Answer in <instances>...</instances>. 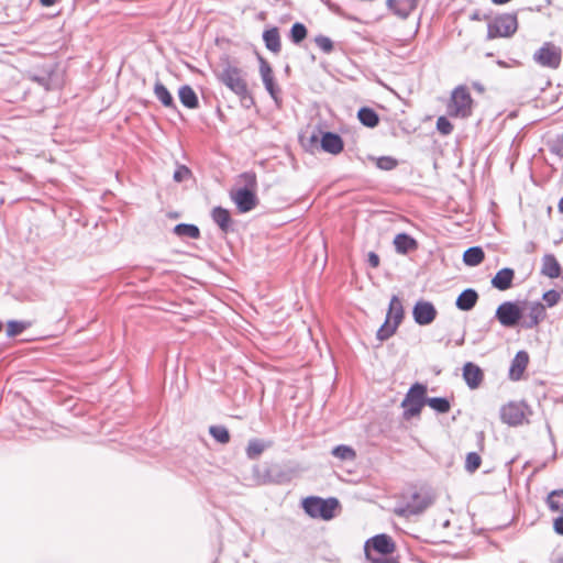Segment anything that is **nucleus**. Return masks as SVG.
<instances>
[{
  "label": "nucleus",
  "mask_w": 563,
  "mask_h": 563,
  "mask_svg": "<svg viewBox=\"0 0 563 563\" xmlns=\"http://www.w3.org/2000/svg\"><path fill=\"white\" fill-rule=\"evenodd\" d=\"M230 198L236 205L240 212L245 213L253 210L257 205V198L254 190L250 188H239L230 192Z\"/></svg>",
  "instance_id": "nucleus-11"
},
{
  "label": "nucleus",
  "mask_w": 563,
  "mask_h": 563,
  "mask_svg": "<svg viewBox=\"0 0 563 563\" xmlns=\"http://www.w3.org/2000/svg\"><path fill=\"white\" fill-rule=\"evenodd\" d=\"M263 40L267 49L271 52L278 54L282 49L279 31L277 27H272L269 30L264 31Z\"/></svg>",
  "instance_id": "nucleus-25"
},
{
  "label": "nucleus",
  "mask_w": 563,
  "mask_h": 563,
  "mask_svg": "<svg viewBox=\"0 0 563 563\" xmlns=\"http://www.w3.org/2000/svg\"><path fill=\"white\" fill-rule=\"evenodd\" d=\"M417 5L418 0H387V7L400 19H407Z\"/></svg>",
  "instance_id": "nucleus-15"
},
{
  "label": "nucleus",
  "mask_w": 563,
  "mask_h": 563,
  "mask_svg": "<svg viewBox=\"0 0 563 563\" xmlns=\"http://www.w3.org/2000/svg\"><path fill=\"white\" fill-rule=\"evenodd\" d=\"M558 208H559V211H560L561 213H563V197L560 199L559 205H558Z\"/></svg>",
  "instance_id": "nucleus-50"
},
{
  "label": "nucleus",
  "mask_w": 563,
  "mask_h": 563,
  "mask_svg": "<svg viewBox=\"0 0 563 563\" xmlns=\"http://www.w3.org/2000/svg\"><path fill=\"white\" fill-rule=\"evenodd\" d=\"M517 29L518 22L516 14H501L488 23L487 38L509 37L517 31Z\"/></svg>",
  "instance_id": "nucleus-5"
},
{
  "label": "nucleus",
  "mask_w": 563,
  "mask_h": 563,
  "mask_svg": "<svg viewBox=\"0 0 563 563\" xmlns=\"http://www.w3.org/2000/svg\"><path fill=\"white\" fill-rule=\"evenodd\" d=\"M266 448L267 445L264 441L253 439L249 442L246 446V455L251 460L257 459Z\"/></svg>",
  "instance_id": "nucleus-32"
},
{
  "label": "nucleus",
  "mask_w": 563,
  "mask_h": 563,
  "mask_svg": "<svg viewBox=\"0 0 563 563\" xmlns=\"http://www.w3.org/2000/svg\"><path fill=\"white\" fill-rule=\"evenodd\" d=\"M427 387L416 383L408 390L401 406L405 408V417L407 419L418 416L426 402Z\"/></svg>",
  "instance_id": "nucleus-6"
},
{
  "label": "nucleus",
  "mask_w": 563,
  "mask_h": 563,
  "mask_svg": "<svg viewBox=\"0 0 563 563\" xmlns=\"http://www.w3.org/2000/svg\"><path fill=\"white\" fill-rule=\"evenodd\" d=\"M338 507L339 501L336 498L322 499L310 496L302 500V508L310 517L323 520L332 519Z\"/></svg>",
  "instance_id": "nucleus-1"
},
{
  "label": "nucleus",
  "mask_w": 563,
  "mask_h": 563,
  "mask_svg": "<svg viewBox=\"0 0 563 563\" xmlns=\"http://www.w3.org/2000/svg\"><path fill=\"white\" fill-rule=\"evenodd\" d=\"M561 48L551 42L544 43L534 54L533 59L537 64L555 69L561 64Z\"/></svg>",
  "instance_id": "nucleus-9"
},
{
  "label": "nucleus",
  "mask_w": 563,
  "mask_h": 563,
  "mask_svg": "<svg viewBox=\"0 0 563 563\" xmlns=\"http://www.w3.org/2000/svg\"><path fill=\"white\" fill-rule=\"evenodd\" d=\"M552 563H563V555L555 558Z\"/></svg>",
  "instance_id": "nucleus-51"
},
{
  "label": "nucleus",
  "mask_w": 563,
  "mask_h": 563,
  "mask_svg": "<svg viewBox=\"0 0 563 563\" xmlns=\"http://www.w3.org/2000/svg\"><path fill=\"white\" fill-rule=\"evenodd\" d=\"M38 2L41 3V5L49 8L57 3H60L62 0H38Z\"/></svg>",
  "instance_id": "nucleus-47"
},
{
  "label": "nucleus",
  "mask_w": 563,
  "mask_h": 563,
  "mask_svg": "<svg viewBox=\"0 0 563 563\" xmlns=\"http://www.w3.org/2000/svg\"><path fill=\"white\" fill-rule=\"evenodd\" d=\"M404 318V308L400 299L397 296H393L389 302L386 320L384 324L377 331V339L385 341L389 339L397 330Z\"/></svg>",
  "instance_id": "nucleus-2"
},
{
  "label": "nucleus",
  "mask_w": 563,
  "mask_h": 563,
  "mask_svg": "<svg viewBox=\"0 0 563 563\" xmlns=\"http://www.w3.org/2000/svg\"><path fill=\"white\" fill-rule=\"evenodd\" d=\"M541 273L550 278H558L561 274V266L552 254H547L542 258Z\"/></svg>",
  "instance_id": "nucleus-24"
},
{
  "label": "nucleus",
  "mask_w": 563,
  "mask_h": 563,
  "mask_svg": "<svg viewBox=\"0 0 563 563\" xmlns=\"http://www.w3.org/2000/svg\"><path fill=\"white\" fill-rule=\"evenodd\" d=\"M515 272L511 268H503L492 279V285L498 290H507L511 287Z\"/></svg>",
  "instance_id": "nucleus-22"
},
{
  "label": "nucleus",
  "mask_w": 563,
  "mask_h": 563,
  "mask_svg": "<svg viewBox=\"0 0 563 563\" xmlns=\"http://www.w3.org/2000/svg\"><path fill=\"white\" fill-rule=\"evenodd\" d=\"M438 311L432 302L419 300L412 309V316L416 323L419 325H428L434 321Z\"/></svg>",
  "instance_id": "nucleus-12"
},
{
  "label": "nucleus",
  "mask_w": 563,
  "mask_h": 563,
  "mask_svg": "<svg viewBox=\"0 0 563 563\" xmlns=\"http://www.w3.org/2000/svg\"><path fill=\"white\" fill-rule=\"evenodd\" d=\"M473 99L468 89L464 86L456 87L451 95L448 104V113L451 117L467 118L472 114Z\"/></svg>",
  "instance_id": "nucleus-4"
},
{
  "label": "nucleus",
  "mask_w": 563,
  "mask_h": 563,
  "mask_svg": "<svg viewBox=\"0 0 563 563\" xmlns=\"http://www.w3.org/2000/svg\"><path fill=\"white\" fill-rule=\"evenodd\" d=\"M243 177L246 179V183L249 186H255V184H256L255 175L244 174Z\"/></svg>",
  "instance_id": "nucleus-48"
},
{
  "label": "nucleus",
  "mask_w": 563,
  "mask_h": 563,
  "mask_svg": "<svg viewBox=\"0 0 563 563\" xmlns=\"http://www.w3.org/2000/svg\"><path fill=\"white\" fill-rule=\"evenodd\" d=\"M397 162L388 156H383L377 159V167L384 170H391L396 167Z\"/></svg>",
  "instance_id": "nucleus-43"
},
{
  "label": "nucleus",
  "mask_w": 563,
  "mask_h": 563,
  "mask_svg": "<svg viewBox=\"0 0 563 563\" xmlns=\"http://www.w3.org/2000/svg\"><path fill=\"white\" fill-rule=\"evenodd\" d=\"M437 129L441 134L449 135L453 131V125L445 117H440L437 120Z\"/></svg>",
  "instance_id": "nucleus-41"
},
{
  "label": "nucleus",
  "mask_w": 563,
  "mask_h": 563,
  "mask_svg": "<svg viewBox=\"0 0 563 563\" xmlns=\"http://www.w3.org/2000/svg\"><path fill=\"white\" fill-rule=\"evenodd\" d=\"M317 46L324 53H331L333 49V42L331 38L319 35L314 38Z\"/></svg>",
  "instance_id": "nucleus-40"
},
{
  "label": "nucleus",
  "mask_w": 563,
  "mask_h": 563,
  "mask_svg": "<svg viewBox=\"0 0 563 563\" xmlns=\"http://www.w3.org/2000/svg\"><path fill=\"white\" fill-rule=\"evenodd\" d=\"M260 62H261L260 73H261V77L264 82V86H265L266 90L269 92V95L274 99H276L278 89L276 88L275 82H274L273 69L265 59L261 58Z\"/></svg>",
  "instance_id": "nucleus-20"
},
{
  "label": "nucleus",
  "mask_w": 563,
  "mask_h": 563,
  "mask_svg": "<svg viewBox=\"0 0 563 563\" xmlns=\"http://www.w3.org/2000/svg\"><path fill=\"white\" fill-rule=\"evenodd\" d=\"M553 529L558 534L563 536V517L554 519Z\"/></svg>",
  "instance_id": "nucleus-45"
},
{
  "label": "nucleus",
  "mask_w": 563,
  "mask_h": 563,
  "mask_svg": "<svg viewBox=\"0 0 563 563\" xmlns=\"http://www.w3.org/2000/svg\"><path fill=\"white\" fill-rule=\"evenodd\" d=\"M372 547L379 554L387 555L395 551V543L387 534H378L366 542V548Z\"/></svg>",
  "instance_id": "nucleus-16"
},
{
  "label": "nucleus",
  "mask_w": 563,
  "mask_h": 563,
  "mask_svg": "<svg viewBox=\"0 0 563 563\" xmlns=\"http://www.w3.org/2000/svg\"><path fill=\"white\" fill-rule=\"evenodd\" d=\"M178 97H179L180 102L186 108H189V109L198 108V104H199L198 97L190 86H188V85L181 86L178 90Z\"/></svg>",
  "instance_id": "nucleus-27"
},
{
  "label": "nucleus",
  "mask_w": 563,
  "mask_h": 563,
  "mask_svg": "<svg viewBox=\"0 0 563 563\" xmlns=\"http://www.w3.org/2000/svg\"><path fill=\"white\" fill-rule=\"evenodd\" d=\"M511 0H492L494 4H506L510 2Z\"/></svg>",
  "instance_id": "nucleus-49"
},
{
  "label": "nucleus",
  "mask_w": 563,
  "mask_h": 563,
  "mask_svg": "<svg viewBox=\"0 0 563 563\" xmlns=\"http://www.w3.org/2000/svg\"><path fill=\"white\" fill-rule=\"evenodd\" d=\"M211 218L223 233H228L232 229V218L229 210L214 207L211 211Z\"/></svg>",
  "instance_id": "nucleus-21"
},
{
  "label": "nucleus",
  "mask_w": 563,
  "mask_h": 563,
  "mask_svg": "<svg viewBox=\"0 0 563 563\" xmlns=\"http://www.w3.org/2000/svg\"><path fill=\"white\" fill-rule=\"evenodd\" d=\"M191 172L188 167L180 165L174 173V180L177 183H181L190 176Z\"/></svg>",
  "instance_id": "nucleus-44"
},
{
  "label": "nucleus",
  "mask_w": 563,
  "mask_h": 563,
  "mask_svg": "<svg viewBox=\"0 0 563 563\" xmlns=\"http://www.w3.org/2000/svg\"><path fill=\"white\" fill-rule=\"evenodd\" d=\"M463 378L471 389H475L483 382L484 374L477 365L472 362H467L463 366Z\"/></svg>",
  "instance_id": "nucleus-17"
},
{
  "label": "nucleus",
  "mask_w": 563,
  "mask_h": 563,
  "mask_svg": "<svg viewBox=\"0 0 563 563\" xmlns=\"http://www.w3.org/2000/svg\"><path fill=\"white\" fill-rule=\"evenodd\" d=\"M478 300V294L472 288L463 290L456 298L455 305L462 311L472 310Z\"/></svg>",
  "instance_id": "nucleus-23"
},
{
  "label": "nucleus",
  "mask_w": 563,
  "mask_h": 563,
  "mask_svg": "<svg viewBox=\"0 0 563 563\" xmlns=\"http://www.w3.org/2000/svg\"><path fill=\"white\" fill-rule=\"evenodd\" d=\"M357 117L360 121L368 128H374L379 122L377 113L369 108H361L358 110Z\"/></svg>",
  "instance_id": "nucleus-31"
},
{
  "label": "nucleus",
  "mask_w": 563,
  "mask_h": 563,
  "mask_svg": "<svg viewBox=\"0 0 563 563\" xmlns=\"http://www.w3.org/2000/svg\"><path fill=\"white\" fill-rule=\"evenodd\" d=\"M333 456L342 461H353L356 456L355 451L349 445H338L332 450Z\"/></svg>",
  "instance_id": "nucleus-35"
},
{
  "label": "nucleus",
  "mask_w": 563,
  "mask_h": 563,
  "mask_svg": "<svg viewBox=\"0 0 563 563\" xmlns=\"http://www.w3.org/2000/svg\"><path fill=\"white\" fill-rule=\"evenodd\" d=\"M154 95L166 108H176L175 101L168 89L161 82L156 81L154 86Z\"/></svg>",
  "instance_id": "nucleus-28"
},
{
  "label": "nucleus",
  "mask_w": 563,
  "mask_h": 563,
  "mask_svg": "<svg viewBox=\"0 0 563 563\" xmlns=\"http://www.w3.org/2000/svg\"><path fill=\"white\" fill-rule=\"evenodd\" d=\"M426 402L429 407L440 413H446L451 408L449 400L443 397L427 398Z\"/></svg>",
  "instance_id": "nucleus-34"
},
{
  "label": "nucleus",
  "mask_w": 563,
  "mask_h": 563,
  "mask_svg": "<svg viewBox=\"0 0 563 563\" xmlns=\"http://www.w3.org/2000/svg\"><path fill=\"white\" fill-rule=\"evenodd\" d=\"M174 233L178 236L198 239L200 236L199 228L195 224L179 223L175 225Z\"/></svg>",
  "instance_id": "nucleus-30"
},
{
  "label": "nucleus",
  "mask_w": 563,
  "mask_h": 563,
  "mask_svg": "<svg viewBox=\"0 0 563 563\" xmlns=\"http://www.w3.org/2000/svg\"><path fill=\"white\" fill-rule=\"evenodd\" d=\"M528 310L527 318L523 320L522 325L526 329L536 328L547 316L545 307L541 302H526Z\"/></svg>",
  "instance_id": "nucleus-13"
},
{
  "label": "nucleus",
  "mask_w": 563,
  "mask_h": 563,
  "mask_svg": "<svg viewBox=\"0 0 563 563\" xmlns=\"http://www.w3.org/2000/svg\"><path fill=\"white\" fill-rule=\"evenodd\" d=\"M209 432L219 443L225 444L230 441L229 431L223 426H211Z\"/></svg>",
  "instance_id": "nucleus-36"
},
{
  "label": "nucleus",
  "mask_w": 563,
  "mask_h": 563,
  "mask_svg": "<svg viewBox=\"0 0 563 563\" xmlns=\"http://www.w3.org/2000/svg\"><path fill=\"white\" fill-rule=\"evenodd\" d=\"M307 36V27L302 23H295L290 29V40L295 44L301 43Z\"/></svg>",
  "instance_id": "nucleus-37"
},
{
  "label": "nucleus",
  "mask_w": 563,
  "mask_h": 563,
  "mask_svg": "<svg viewBox=\"0 0 563 563\" xmlns=\"http://www.w3.org/2000/svg\"><path fill=\"white\" fill-rule=\"evenodd\" d=\"M218 78L232 92L239 96L242 101L246 99L247 84L240 68L228 64L218 75Z\"/></svg>",
  "instance_id": "nucleus-3"
},
{
  "label": "nucleus",
  "mask_w": 563,
  "mask_h": 563,
  "mask_svg": "<svg viewBox=\"0 0 563 563\" xmlns=\"http://www.w3.org/2000/svg\"><path fill=\"white\" fill-rule=\"evenodd\" d=\"M394 245L398 253L406 254L417 249V242L406 233H399L394 239Z\"/></svg>",
  "instance_id": "nucleus-26"
},
{
  "label": "nucleus",
  "mask_w": 563,
  "mask_h": 563,
  "mask_svg": "<svg viewBox=\"0 0 563 563\" xmlns=\"http://www.w3.org/2000/svg\"><path fill=\"white\" fill-rule=\"evenodd\" d=\"M547 503L552 511L563 512V489L551 492Z\"/></svg>",
  "instance_id": "nucleus-33"
},
{
  "label": "nucleus",
  "mask_w": 563,
  "mask_h": 563,
  "mask_svg": "<svg viewBox=\"0 0 563 563\" xmlns=\"http://www.w3.org/2000/svg\"><path fill=\"white\" fill-rule=\"evenodd\" d=\"M523 309L514 301H505L496 309L495 317L505 328H514L522 319Z\"/></svg>",
  "instance_id": "nucleus-8"
},
{
  "label": "nucleus",
  "mask_w": 563,
  "mask_h": 563,
  "mask_svg": "<svg viewBox=\"0 0 563 563\" xmlns=\"http://www.w3.org/2000/svg\"><path fill=\"white\" fill-rule=\"evenodd\" d=\"M484 260V252L479 246L467 249L463 254V261L468 266H477Z\"/></svg>",
  "instance_id": "nucleus-29"
},
{
  "label": "nucleus",
  "mask_w": 563,
  "mask_h": 563,
  "mask_svg": "<svg viewBox=\"0 0 563 563\" xmlns=\"http://www.w3.org/2000/svg\"><path fill=\"white\" fill-rule=\"evenodd\" d=\"M560 294L554 290H548L543 294L542 299L545 301L548 307H554L560 301Z\"/></svg>",
  "instance_id": "nucleus-42"
},
{
  "label": "nucleus",
  "mask_w": 563,
  "mask_h": 563,
  "mask_svg": "<svg viewBox=\"0 0 563 563\" xmlns=\"http://www.w3.org/2000/svg\"><path fill=\"white\" fill-rule=\"evenodd\" d=\"M529 363V355L526 351H519L514 357L510 368L509 377L512 380H519L526 371Z\"/></svg>",
  "instance_id": "nucleus-18"
},
{
  "label": "nucleus",
  "mask_w": 563,
  "mask_h": 563,
  "mask_svg": "<svg viewBox=\"0 0 563 563\" xmlns=\"http://www.w3.org/2000/svg\"><path fill=\"white\" fill-rule=\"evenodd\" d=\"M482 463L481 456L476 452H470L465 460V470L470 473H474L479 468Z\"/></svg>",
  "instance_id": "nucleus-38"
},
{
  "label": "nucleus",
  "mask_w": 563,
  "mask_h": 563,
  "mask_svg": "<svg viewBox=\"0 0 563 563\" xmlns=\"http://www.w3.org/2000/svg\"><path fill=\"white\" fill-rule=\"evenodd\" d=\"M368 264L372 267H377L379 265V256L374 252L368 253Z\"/></svg>",
  "instance_id": "nucleus-46"
},
{
  "label": "nucleus",
  "mask_w": 563,
  "mask_h": 563,
  "mask_svg": "<svg viewBox=\"0 0 563 563\" xmlns=\"http://www.w3.org/2000/svg\"><path fill=\"white\" fill-rule=\"evenodd\" d=\"M321 147L324 152L336 155L343 150V141L340 135L325 132L321 137Z\"/></svg>",
  "instance_id": "nucleus-19"
},
{
  "label": "nucleus",
  "mask_w": 563,
  "mask_h": 563,
  "mask_svg": "<svg viewBox=\"0 0 563 563\" xmlns=\"http://www.w3.org/2000/svg\"><path fill=\"white\" fill-rule=\"evenodd\" d=\"M500 416L504 422L518 426L522 422L525 412L521 405L510 402L501 408Z\"/></svg>",
  "instance_id": "nucleus-14"
},
{
  "label": "nucleus",
  "mask_w": 563,
  "mask_h": 563,
  "mask_svg": "<svg viewBox=\"0 0 563 563\" xmlns=\"http://www.w3.org/2000/svg\"><path fill=\"white\" fill-rule=\"evenodd\" d=\"M432 501V498L427 494H415L406 506L397 507L395 514L401 517L419 515L423 512Z\"/></svg>",
  "instance_id": "nucleus-10"
},
{
  "label": "nucleus",
  "mask_w": 563,
  "mask_h": 563,
  "mask_svg": "<svg viewBox=\"0 0 563 563\" xmlns=\"http://www.w3.org/2000/svg\"><path fill=\"white\" fill-rule=\"evenodd\" d=\"M64 82L63 70L54 62H48L42 66L41 74H37V84L46 90H55L62 87Z\"/></svg>",
  "instance_id": "nucleus-7"
},
{
  "label": "nucleus",
  "mask_w": 563,
  "mask_h": 563,
  "mask_svg": "<svg viewBox=\"0 0 563 563\" xmlns=\"http://www.w3.org/2000/svg\"><path fill=\"white\" fill-rule=\"evenodd\" d=\"M482 18L479 15V13L475 12L473 15H472V20H477L479 21Z\"/></svg>",
  "instance_id": "nucleus-52"
},
{
  "label": "nucleus",
  "mask_w": 563,
  "mask_h": 563,
  "mask_svg": "<svg viewBox=\"0 0 563 563\" xmlns=\"http://www.w3.org/2000/svg\"><path fill=\"white\" fill-rule=\"evenodd\" d=\"M26 329V324L21 321L10 320L7 324V335L16 336Z\"/></svg>",
  "instance_id": "nucleus-39"
}]
</instances>
